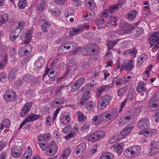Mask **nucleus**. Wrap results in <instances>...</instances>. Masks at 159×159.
Instances as JSON below:
<instances>
[{
    "instance_id": "obj_1",
    "label": "nucleus",
    "mask_w": 159,
    "mask_h": 159,
    "mask_svg": "<svg viewBox=\"0 0 159 159\" xmlns=\"http://www.w3.org/2000/svg\"><path fill=\"white\" fill-rule=\"evenodd\" d=\"M149 126V120L147 118H142L137 123V127L139 129H143L141 130L138 133L139 135L143 134L145 137H148L154 135L156 131L153 129L148 128Z\"/></svg>"
},
{
    "instance_id": "obj_2",
    "label": "nucleus",
    "mask_w": 159,
    "mask_h": 159,
    "mask_svg": "<svg viewBox=\"0 0 159 159\" xmlns=\"http://www.w3.org/2000/svg\"><path fill=\"white\" fill-rule=\"evenodd\" d=\"M141 150V148L136 145L127 148L123 153L124 156L128 158H132L137 157Z\"/></svg>"
},
{
    "instance_id": "obj_3",
    "label": "nucleus",
    "mask_w": 159,
    "mask_h": 159,
    "mask_svg": "<svg viewBox=\"0 0 159 159\" xmlns=\"http://www.w3.org/2000/svg\"><path fill=\"white\" fill-rule=\"evenodd\" d=\"M117 108L115 107L111 110L104 112L101 114L104 122L108 121L113 118L117 114Z\"/></svg>"
},
{
    "instance_id": "obj_4",
    "label": "nucleus",
    "mask_w": 159,
    "mask_h": 159,
    "mask_svg": "<svg viewBox=\"0 0 159 159\" xmlns=\"http://www.w3.org/2000/svg\"><path fill=\"white\" fill-rule=\"evenodd\" d=\"M111 100V97L109 94L102 96L99 102L101 109H104L109 104Z\"/></svg>"
},
{
    "instance_id": "obj_5",
    "label": "nucleus",
    "mask_w": 159,
    "mask_h": 159,
    "mask_svg": "<svg viewBox=\"0 0 159 159\" xmlns=\"http://www.w3.org/2000/svg\"><path fill=\"white\" fill-rule=\"evenodd\" d=\"M40 117L39 115L31 114L28 115L25 120L22 121L19 126V129H21L26 124L35 121Z\"/></svg>"
},
{
    "instance_id": "obj_6",
    "label": "nucleus",
    "mask_w": 159,
    "mask_h": 159,
    "mask_svg": "<svg viewBox=\"0 0 159 159\" xmlns=\"http://www.w3.org/2000/svg\"><path fill=\"white\" fill-rule=\"evenodd\" d=\"M148 41L151 45L159 44V32H156L150 34Z\"/></svg>"
},
{
    "instance_id": "obj_7",
    "label": "nucleus",
    "mask_w": 159,
    "mask_h": 159,
    "mask_svg": "<svg viewBox=\"0 0 159 159\" xmlns=\"http://www.w3.org/2000/svg\"><path fill=\"white\" fill-rule=\"evenodd\" d=\"M148 106L150 109L153 111V108H156L159 106V98L156 97H152L149 101Z\"/></svg>"
},
{
    "instance_id": "obj_8",
    "label": "nucleus",
    "mask_w": 159,
    "mask_h": 159,
    "mask_svg": "<svg viewBox=\"0 0 159 159\" xmlns=\"http://www.w3.org/2000/svg\"><path fill=\"white\" fill-rule=\"evenodd\" d=\"M16 94L13 91L9 89L6 91L3 98L5 101L10 102L14 100L16 98Z\"/></svg>"
},
{
    "instance_id": "obj_9",
    "label": "nucleus",
    "mask_w": 159,
    "mask_h": 159,
    "mask_svg": "<svg viewBox=\"0 0 159 159\" xmlns=\"http://www.w3.org/2000/svg\"><path fill=\"white\" fill-rule=\"evenodd\" d=\"M151 149L149 155L151 156L154 155L159 152V143L157 142L152 141L150 144Z\"/></svg>"
},
{
    "instance_id": "obj_10",
    "label": "nucleus",
    "mask_w": 159,
    "mask_h": 159,
    "mask_svg": "<svg viewBox=\"0 0 159 159\" xmlns=\"http://www.w3.org/2000/svg\"><path fill=\"white\" fill-rule=\"evenodd\" d=\"M32 105L33 102H27L24 105L22 108L21 111L20 113V115L21 117H24L27 115Z\"/></svg>"
},
{
    "instance_id": "obj_11",
    "label": "nucleus",
    "mask_w": 159,
    "mask_h": 159,
    "mask_svg": "<svg viewBox=\"0 0 159 159\" xmlns=\"http://www.w3.org/2000/svg\"><path fill=\"white\" fill-rule=\"evenodd\" d=\"M85 81L84 77L80 78L77 80L74 81L71 85V89L72 92H74L80 88L83 84Z\"/></svg>"
},
{
    "instance_id": "obj_12",
    "label": "nucleus",
    "mask_w": 159,
    "mask_h": 159,
    "mask_svg": "<svg viewBox=\"0 0 159 159\" xmlns=\"http://www.w3.org/2000/svg\"><path fill=\"white\" fill-rule=\"evenodd\" d=\"M112 86L111 84L102 85L100 87L97 88L96 90L97 96L100 97L103 92H106L111 89Z\"/></svg>"
},
{
    "instance_id": "obj_13",
    "label": "nucleus",
    "mask_w": 159,
    "mask_h": 159,
    "mask_svg": "<svg viewBox=\"0 0 159 159\" xmlns=\"http://www.w3.org/2000/svg\"><path fill=\"white\" fill-rule=\"evenodd\" d=\"M134 64L132 60H128L122 64L121 69H125L127 71H129L134 67Z\"/></svg>"
},
{
    "instance_id": "obj_14",
    "label": "nucleus",
    "mask_w": 159,
    "mask_h": 159,
    "mask_svg": "<svg viewBox=\"0 0 159 159\" xmlns=\"http://www.w3.org/2000/svg\"><path fill=\"white\" fill-rule=\"evenodd\" d=\"M57 147L54 141H52L50 143L49 147L46 151V154L48 155H52L55 154L57 150Z\"/></svg>"
},
{
    "instance_id": "obj_15",
    "label": "nucleus",
    "mask_w": 159,
    "mask_h": 159,
    "mask_svg": "<svg viewBox=\"0 0 159 159\" xmlns=\"http://www.w3.org/2000/svg\"><path fill=\"white\" fill-rule=\"evenodd\" d=\"M65 101V98L63 97L60 98H57L55 99L50 104L51 107L56 108L59 107L60 105L63 104Z\"/></svg>"
},
{
    "instance_id": "obj_16",
    "label": "nucleus",
    "mask_w": 159,
    "mask_h": 159,
    "mask_svg": "<svg viewBox=\"0 0 159 159\" xmlns=\"http://www.w3.org/2000/svg\"><path fill=\"white\" fill-rule=\"evenodd\" d=\"M139 113V111L138 112V113H136L134 111L130 110L125 115L124 117L126 120L129 122L131 118L138 116Z\"/></svg>"
},
{
    "instance_id": "obj_17",
    "label": "nucleus",
    "mask_w": 159,
    "mask_h": 159,
    "mask_svg": "<svg viewBox=\"0 0 159 159\" xmlns=\"http://www.w3.org/2000/svg\"><path fill=\"white\" fill-rule=\"evenodd\" d=\"M101 122H104L101 114L95 116L92 120V123L95 125H99Z\"/></svg>"
},
{
    "instance_id": "obj_18",
    "label": "nucleus",
    "mask_w": 159,
    "mask_h": 159,
    "mask_svg": "<svg viewBox=\"0 0 159 159\" xmlns=\"http://www.w3.org/2000/svg\"><path fill=\"white\" fill-rule=\"evenodd\" d=\"M21 149H18L15 146H13L11 148V154L13 157L15 158L19 157L22 154Z\"/></svg>"
},
{
    "instance_id": "obj_19",
    "label": "nucleus",
    "mask_w": 159,
    "mask_h": 159,
    "mask_svg": "<svg viewBox=\"0 0 159 159\" xmlns=\"http://www.w3.org/2000/svg\"><path fill=\"white\" fill-rule=\"evenodd\" d=\"M130 25L125 22H124L120 24V29L121 30L124 31L123 34L127 33L130 31Z\"/></svg>"
},
{
    "instance_id": "obj_20",
    "label": "nucleus",
    "mask_w": 159,
    "mask_h": 159,
    "mask_svg": "<svg viewBox=\"0 0 159 159\" xmlns=\"http://www.w3.org/2000/svg\"><path fill=\"white\" fill-rule=\"evenodd\" d=\"M87 48L89 50V54L91 55L94 53H97L99 51L98 46L96 44L93 43L89 44L87 45Z\"/></svg>"
},
{
    "instance_id": "obj_21",
    "label": "nucleus",
    "mask_w": 159,
    "mask_h": 159,
    "mask_svg": "<svg viewBox=\"0 0 159 159\" xmlns=\"http://www.w3.org/2000/svg\"><path fill=\"white\" fill-rule=\"evenodd\" d=\"M86 148V145L85 143H82L79 144L75 150V153L78 155L83 152Z\"/></svg>"
},
{
    "instance_id": "obj_22",
    "label": "nucleus",
    "mask_w": 159,
    "mask_h": 159,
    "mask_svg": "<svg viewBox=\"0 0 159 159\" xmlns=\"http://www.w3.org/2000/svg\"><path fill=\"white\" fill-rule=\"evenodd\" d=\"M146 86V84L143 83V81H139L136 88L137 92L140 93L142 92H145L147 90Z\"/></svg>"
},
{
    "instance_id": "obj_23",
    "label": "nucleus",
    "mask_w": 159,
    "mask_h": 159,
    "mask_svg": "<svg viewBox=\"0 0 159 159\" xmlns=\"http://www.w3.org/2000/svg\"><path fill=\"white\" fill-rule=\"evenodd\" d=\"M23 80L26 83H34L37 81V79L29 74H26L23 78Z\"/></svg>"
},
{
    "instance_id": "obj_24",
    "label": "nucleus",
    "mask_w": 159,
    "mask_h": 159,
    "mask_svg": "<svg viewBox=\"0 0 159 159\" xmlns=\"http://www.w3.org/2000/svg\"><path fill=\"white\" fill-rule=\"evenodd\" d=\"M134 127V126H132L131 125H129L121 130L120 133V134L123 137H124L126 135L128 134Z\"/></svg>"
},
{
    "instance_id": "obj_25",
    "label": "nucleus",
    "mask_w": 159,
    "mask_h": 159,
    "mask_svg": "<svg viewBox=\"0 0 159 159\" xmlns=\"http://www.w3.org/2000/svg\"><path fill=\"white\" fill-rule=\"evenodd\" d=\"M32 154V148L30 146L28 147L20 159H30Z\"/></svg>"
},
{
    "instance_id": "obj_26",
    "label": "nucleus",
    "mask_w": 159,
    "mask_h": 159,
    "mask_svg": "<svg viewBox=\"0 0 159 159\" xmlns=\"http://www.w3.org/2000/svg\"><path fill=\"white\" fill-rule=\"evenodd\" d=\"M50 70H51L50 69L46 70L45 74L46 75H48V76L50 79V83L52 84L53 81L56 80V78L54 75V71H50Z\"/></svg>"
},
{
    "instance_id": "obj_27",
    "label": "nucleus",
    "mask_w": 159,
    "mask_h": 159,
    "mask_svg": "<svg viewBox=\"0 0 159 159\" xmlns=\"http://www.w3.org/2000/svg\"><path fill=\"white\" fill-rule=\"evenodd\" d=\"M94 15V12L93 11H87L83 15L84 19L86 21H89L93 19Z\"/></svg>"
},
{
    "instance_id": "obj_28",
    "label": "nucleus",
    "mask_w": 159,
    "mask_h": 159,
    "mask_svg": "<svg viewBox=\"0 0 159 159\" xmlns=\"http://www.w3.org/2000/svg\"><path fill=\"white\" fill-rule=\"evenodd\" d=\"M83 28L79 26L78 28H72L70 30V35L72 36L79 34L82 31Z\"/></svg>"
},
{
    "instance_id": "obj_29",
    "label": "nucleus",
    "mask_w": 159,
    "mask_h": 159,
    "mask_svg": "<svg viewBox=\"0 0 159 159\" xmlns=\"http://www.w3.org/2000/svg\"><path fill=\"white\" fill-rule=\"evenodd\" d=\"M71 151L70 148H68L61 152L59 159H66L70 155Z\"/></svg>"
},
{
    "instance_id": "obj_30",
    "label": "nucleus",
    "mask_w": 159,
    "mask_h": 159,
    "mask_svg": "<svg viewBox=\"0 0 159 159\" xmlns=\"http://www.w3.org/2000/svg\"><path fill=\"white\" fill-rule=\"evenodd\" d=\"M138 12L134 10H132L128 13L126 15L127 18L129 20H133L135 18Z\"/></svg>"
},
{
    "instance_id": "obj_31",
    "label": "nucleus",
    "mask_w": 159,
    "mask_h": 159,
    "mask_svg": "<svg viewBox=\"0 0 159 159\" xmlns=\"http://www.w3.org/2000/svg\"><path fill=\"white\" fill-rule=\"evenodd\" d=\"M44 62V58L42 57H40L34 63V66L39 69L42 67Z\"/></svg>"
},
{
    "instance_id": "obj_32",
    "label": "nucleus",
    "mask_w": 159,
    "mask_h": 159,
    "mask_svg": "<svg viewBox=\"0 0 159 159\" xmlns=\"http://www.w3.org/2000/svg\"><path fill=\"white\" fill-rule=\"evenodd\" d=\"M51 135L48 133H45L44 134H40L38 137V141H47L49 140L51 138Z\"/></svg>"
},
{
    "instance_id": "obj_33",
    "label": "nucleus",
    "mask_w": 159,
    "mask_h": 159,
    "mask_svg": "<svg viewBox=\"0 0 159 159\" xmlns=\"http://www.w3.org/2000/svg\"><path fill=\"white\" fill-rule=\"evenodd\" d=\"M7 13H3L0 14V26L5 23L8 19Z\"/></svg>"
},
{
    "instance_id": "obj_34",
    "label": "nucleus",
    "mask_w": 159,
    "mask_h": 159,
    "mask_svg": "<svg viewBox=\"0 0 159 159\" xmlns=\"http://www.w3.org/2000/svg\"><path fill=\"white\" fill-rule=\"evenodd\" d=\"M39 146L43 151H47L48 148L49 143L47 141H39Z\"/></svg>"
},
{
    "instance_id": "obj_35",
    "label": "nucleus",
    "mask_w": 159,
    "mask_h": 159,
    "mask_svg": "<svg viewBox=\"0 0 159 159\" xmlns=\"http://www.w3.org/2000/svg\"><path fill=\"white\" fill-rule=\"evenodd\" d=\"M87 138L88 140L92 142H95L99 140L95 132L88 135Z\"/></svg>"
},
{
    "instance_id": "obj_36",
    "label": "nucleus",
    "mask_w": 159,
    "mask_h": 159,
    "mask_svg": "<svg viewBox=\"0 0 159 159\" xmlns=\"http://www.w3.org/2000/svg\"><path fill=\"white\" fill-rule=\"evenodd\" d=\"M119 19V17L116 16H111L108 21V24L113 26L116 25L117 24V21Z\"/></svg>"
},
{
    "instance_id": "obj_37",
    "label": "nucleus",
    "mask_w": 159,
    "mask_h": 159,
    "mask_svg": "<svg viewBox=\"0 0 159 159\" xmlns=\"http://www.w3.org/2000/svg\"><path fill=\"white\" fill-rule=\"evenodd\" d=\"M147 58V55L145 53H143L141 54L139 58L137 59V63L141 65L144 61H146Z\"/></svg>"
},
{
    "instance_id": "obj_38",
    "label": "nucleus",
    "mask_w": 159,
    "mask_h": 159,
    "mask_svg": "<svg viewBox=\"0 0 159 159\" xmlns=\"http://www.w3.org/2000/svg\"><path fill=\"white\" fill-rule=\"evenodd\" d=\"M75 13V11L72 7L67 8L65 12V17L66 18L72 16Z\"/></svg>"
},
{
    "instance_id": "obj_39",
    "label": "nucleus",
    "mask_w": 159,
    "mask_h": 159,
    "mask_svg": "<svg viewBox=\"0 0 159 159\" xmlns=\"http://www.w3.org/2000/svg\"><path fill=\"white\" fill-rule=\"evenodd\" d=\"M120 4H114L108 8L109 13L115 12L117 11L119 9V5Z\"/></svg>"
},
{
    "instance_id": "obj_40",
    "label": "nucleus",
    "mask_w": 159,
    "mask_h": 159,
    "mask_svg": "<svg viewBox=\"0 0 159 159\" xmlns=\"http://www.w3.org/2000/svg\"><path fill=\"white\" fill-rule=\"evenodd\" d=\"M113 154L109 152L104 153L100 157V159H112L114 158Z\"/></svg>"
},
{
    "instance_id": "obj_41",
    "label": "nucleus",
    "mask_w": 159,
    "mask_h": 159,
    "mask_svg": "<svg viewBox=\"0 0 159 159\" xmlns=\"http://www.w3.org/2000/svg\"><path fill=\"white\" fill-rule=\"evenodd\" d=\"M120 40V39H118L115 40L108 41L107 44L108 49H111Z\"/></svg>"
},
{
    "instance_id": "obj_42",
    "label": "nucleus",
    "mask_w": 159,
    "mask_h": 159,
    "mask_svg": "<svg viewBox=\"0 0 159 159\" xmlns=\"http://www.w3.org/2000/svg\"><path fill=\"white\" fill-rule=\"evenodd\" d=\"M61 123L64 125H67L71 121L70 118L68 116H63L60 118Z\"/></svg>"
},
{
    "instance_id": "obj_43",
    "label": "nucleus",
    "mask_w": 159,
    "mask_h": 159,
    "mask_svg": "<svg viewBox=\"0 0 159 159\" xmlns=\"http://www.w3.org/2000/svg\"><path fill=\"white\" fill-rule=\"evenodd\" d=\"M86 6L91 9H94L96 7V5L93 0H86Z\"/></svg>"
},
{
    "instance_id": "obj_44",
    "label": "nucleus",
    "mask_w": 159,
    "mask_h": 159,
    "mask_svg": "<svg viewBox=\"0 0 159 159\" xmlns=\"http://www.w3.org/2000/svg\"><path fill=\"white\" fill-rule=\"evenodd\" d=\"M95 132L99 140L102 139L105 135V131L102 130H98L95 131Z\"/></svg>"
},
{
    "instance_id": "obj_45",
    "label": "nucleus",
    "mask_w": 159,
    "mask_h": 159,
    "mask_svg": "<svg viewBox=\"0 0 159 159\" xmlns=\"http://www.w3.org/2000/svg\"><path fill=\"white\" fill-rule=\"evenodd\" d=\"M32 48L33 47L31 45L29 44H26L23 48H21L18 51V53L20 54H21V52H23L24 50H27L31 52L32 51Z\"/></svg>"
},
{
    "instance_id": "obj_46",
    "label": "nucleus",
    "mask_w": 159,
    "mask_h": 159,
    "mask_svg": "<svg viewBox=\"0 0 159 159\" xmlns=\"http://www.w3.org/2000/svg\"><path fill=\"white\" fill-rule=\"evenodd\" d=\"M78 67V65L76 63H75L74 64H72L70 63V65L68 67V69H67L66 72V73H68L70 71L71 72H74L75 71Z\"/></svg>"
},
{
    "instance_id": "obj_47",
    "label": "nucleus",
    "mask_w": 159,
    "mask_h": 159,
    "mask_svg": "<svg viewBox=\"0 0 159 159\" xmlns=\"http://www.w3.org/2000/svg\"><path fill=\"white\" fill-rule=\"evenodd\" d=\"M78 115V119L80 122H84L86 119V117L85 116L83 113L79 111L77 113Z\"/></svg>"
},
{
    "instance_id": "obj_48",
    "label": "nucleus",
    "mask_w": 159,
    "mask_h": 159,
    "mask_svg": "<svg viewBox=\"0 0 159 159\" xmlns=\"http://www.w3.org/2000/svg\"><path fill=\"white\" fill-rule=\"evenodd\" d=\"M123 149L121 145L118 143L113 144L111 148V149L116 152V150Z\"/></svg>"
},
{
    "instance_id": "obj_49",
    "label": "nucleus",
    "mask_w": 159,
    "mask_h": 159,
    "mask_svg": "<svg viewBox=\"0 0 159 159\" xmlns=\"http://www.w3.org/2000/svg\"><path fill=\"white\" fill-rule=\"evenodd\" d=\"M152 66L153 65L152 64H150L147 68L143 73L144 74V78H148V77L150 75V72L151 70Z\"/></svg>"
},
{
    "instance_id": "obj_50",
    "label": "nucleus",
    "mask_w": 159,
    "mask_h": 159,
    "mask_svg": "<svg viewBox=\"0 0 159 159\" xmlns=\"http://www.w3.org/2000/svg\"><path fill=\"white\" fill-rule=\"evenodd\" d=\"M95 106L94 103L91 101L88 102L85 105V108L88 111H90L93 109V108Z\"/></svg>"
},
{
    "instance_id": "obj_51",
    "label": "nucleus",
    "mask_w": 159,
    "mask_h": 159,
    "mask_svg": "<svg viewBox=\"0 0 159 159\" xmlns=\"http://www.w3.org/2000/svg\"><path fill=\"white\" fill-rule=\"evenodd\" d=\"M81 54L82 55L85 56L89 54V50L87 48V45L85 47H83L81 48Z\"/></svg>"
},
{
    "instance_id": "obj_52",
    "label": "nucleus",
    "mask_w": 159,
    "mask_h": 159,
    "mask_svg": "<svg viewBox=\"0 0 159 159\" xmlns=\"http://www.w3.org/2000/svg\"><path fill=\"white\" fill-rule=\"evenodd\" d=\"M54 121L52 117L50 116H48L46 118V125L48 126H51Z\"/></svg>"
},
{
    "instance_id": "obj_53",
    "label": "nucleus",
    "mask_w": 159,
    "mask_h": 159,
    "mask_svg": "<svg viewBox=\"0 0 159 159\" xmlns=\"http://www.w3.org/2000/svg\"><path fill=\"white\" fill-rule=\"evenodd\" d=\"M127 90V87L124 86L119 89L117 92L118 95L119 96H122Z\"/></svg>"
},
{
    "instance_id": "obj_54",
    "label": "nucleus",
    "mask_w": 159,
    "mask_h": 159,
    "mask_svg": "<svg viewBox=\"0 0 159 159\" xmlns=\"http://www.w3.org/2000/svg\"><path fill=\"white\" fill-rule=\"evenodd\" d=\"M49 12H51V13L54 16H60L61 14V11L59 9H53L49 10Z\"/></svg>"
},
{
    "instance_id": "obj_55",
    "label": "nucleus",
    "mask_w": 159,
    "mask_h": 159,
    "mask_svg": "<svg viewBox=\"0 0 159 159\" xmlns=\"http://www.w3.org/2000/svg\"><path fill=\"white\" fill-rule=\"evenodd\" d=\"M64 87V86L61 85L57 88L55 90V94L57 96L61 95V91Z\"/></svg>"
},
{
    "instance_id": "obj_56",
    "label": "nucleus",
    "mask_w": 159,
    "mask_h": 159,
    "mask_svg": "<svg viewBox=\"0 0 159 159\" xmlns=\"http://www.w3.org/2000/svg\"><path fill=\"white\" fill-rule=\"evenodd\" d=\"M27 0H20L18 3V7L21 9H24L26 6Z\"/></svg>"
},
{
    "instance_id": "obj_57",
    "label": "nucleus",
    "mask_w": 159,
    "mask_h": 159,
    "mask_svg": "<svg viewBox=\"0 0 159 159\" xmlns=\"http://www.w3.org/2000/svg\"><path fill=\"white\" fill-rule=\"evenodd\" d=\"M15 72L14 70H11L9 71L8 80L9 81H11L15 78Z\"/></svg>"
},
{
    "instance_id": "obj_58",
    "label": "nucleus",
    "mask_w": 159,
    "mask_h": 159,
    "mask_svg": "<svg viewBox=\"0 0 159 159\" xmlns=\"http://www.w3.org/2000/svg\"><path fill=\"white\" fill-rule=\"evenodd\" d=\"M90 125L88 123H86L81 128V130L83 132H86L89 129Z\"/></svg>"
},
{
    "instance_id": "obj_59",
    "label": "nucleus",
    "mask_w": 159,
    "mask_h": 159,
    "mask_svg": "<svg viewBox=\"0 0 159 159\" xmlns=\"http://www.w3.org/2000/svg\"><path fill=\"white\" fill-rule=\"evenodd\" d=\"M72 127L70 125H68L65 127L63 129V132L66 134L69 133L72 130Z\"/></svg>"
},
{
    "instance_id": "obj_60",
    "label": "nucleus",
    "mask_w": 159,
    "mask_h": 159,
    "mask_svg": "<svg viewBox=\"0 0 159 159\" xmlns=\"http://www.w3.org/2000/svg\"><path fill=\"white\" fill-rule=\"evenodd\" d=\"M90 96V93L89 90H86L83 93L82 97L88 100Z\"/></svg>"
},
{
    "instance_id": "obj_61",
    "label": "nucleus",
    "mask_w": 159,
    "mask_h": 159,
    "mask_svg": "<svg viewBox=\"0 0 159 159\" xmlns=\"http://www.w3.org/2000/svg\"><path fill=\"white\" fill-rule=\"evenodd\" d=\"M129 121L125 118L124 117L121 118L119 120L118 124L119 125H124L125 124H127Z\"/></svg>"
},
{
    "instance_id": "obj_62",
    "label": "nucleus",
    "mask_w": 159,
    "mask_h": 159,
    "mask_svg": "<svg viewBox=\"0 0 159 159\" xmlns=\"http://www.w3.org/2000/svg\"><path fill=\"white\" fill-rule=\"evenodd\" d=\"M2 124L4 125L5 127H9V126L11 125V122L10 120L8 119H6L2 121Z\"/></svg>"
},
{
    "instance_id": "obj_63",
    "label": "nucleus",
    "mask_w": 159,
    "mask_h": 159,
    "mask_svg": "<svg viewBox=\"0 0 159 159\" xmlns=\"http://www.w3.org/2000/svg\"><path fill=\"white\" fill-rule=\"evenodd\" d=\"M40 20L43 23V24L42 25H44V26H46L47 27H50L51 25V22L50 21L47 20L46 19H43L42 20H41L40 19Z\"/></svg>"
},
{
    "instance_id": "obj_64",
    "label": "nucleus",
    "mask_w": 159,
    "mask_h": 159,
    "mask_svg": "<svg viewBox=\"0 0 159 159\" xmlns=\"http://www.w3.org/2000/svg\"><path fill=\"white\" fill-rule=\"evenodd\" d=\"M25 22L23 21H20L18 23V26H17V28L20 29V30H21L24 29Z\"/></svg>"
}]
</instances>
